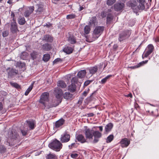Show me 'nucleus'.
Returning <instances> with one entry per match:
<instances>
[{
  "mask_svg": "<svg viewBox=\"0 0 159 159\" xmlns=\"http://www.w3.org/2000/svg\"><path fill=\"white\" fill-rule=\"evenodd\" d=\"M49 93L48 92H44L40 96V98L39 102L42 104L44 106V108L49 109V108L57 106L59 104V102H61L60 100H53L52 101V104L47 105V102L49 101Z\"/></svg>",
  "mask_w": 159,
  "mask_h": 159,
  "instance_id": "f257e3e1",
  "label": "nucleus"
},
{
  "mask_svg": "<svg viewBox=\"0 0 159 159\" xmlns=\"http://www.w3.org/2000/svg\"><path fill=\"white\" fill-rule=\"evenodd\" d=\"M8 138L5 143L7 145L12 146L16 143L19 141V136L16 130L12 129L11 132L8 133Z\"/></svg>",
  "mask_w": 159,
  "mask_h": 159,
  "instance_id": "f03ea898",
  "label": "nucleus"
},
{
  "mask_svg": "<svg viewBox=\"0 0 159 159\" xmlns=\"http://www.w3.org/2000/svg\"><path fill=\"white\" fill-rule=\"evenodd\" d=\"M48 146L54 150L59 151L62 148V144L59 141L55 139L49 143Z\"/></svg>",
  "mask_w": 159,
  "mask_h": 159,
  "instance_id": "7ed1b4c3",
  "label": "nucleus"
},
{
  "mask_svg": "<svg viewBox=\"0 0 159 159\" xmlns=\"http://www.w3.org/2000/svg\"><path fill=\"white\" fill-rule=\"evenodd\" d=\"M131 30H127L123 31L119 35V40L121 42L129 38L131 34Z\"/></svg>",
  "mask_w": 159,
  "mask_h": 159,
  "instance_id": "20e7f679",
  "label": "nucleus"
},
{
  "mask_svg": "<svg viewBox=\"0 0 159 159\" xmlns=\"http://www.w3.org/2000/svg\"><path fill=\"white\" fill-rule=\"evenodd\" d=\"M94 131L89 128H88L84 130V134L86 139L89 140H92L93 139V137Z\"/></svg>",
  "mask_w": 159,
  "mask_h": 159,
  "instance_id": "39448f33",
  "label": "nucleus"
},
{
  "mask_svg": "<svg viewBox=\"0 0 159 159\" xmlns=\"http://www.w3.org/2000/svg\"><path fill=\"white\" fill-rule=\"evenodd\" d=\"M93 136L94 139L91 142L92 143L95 144L97 143L99 140V139L102 136V134L98 131H95L93 133Z\"/></svg>",
  "mask_w": 159,
  "mask_h": 159,
  "instance_id": "423d86ee",
  "label": "nucleus"
},
{
  "mask_svg": "<svg viewBox=\"0 0 159 159\" xmlns=\"http://www.w3.org/2000/svg\"><path fill=\"white\" fill-rule=\"evenodd\" d=\"M104 27L98 26L96 27L93 31V36L95 35V37L97 38L100 35L104 30Z\"/></svg>",
  "mask_w": 159,
  "mask_h": 159,
  "instance_id": "0eeeda50",
  "label": "nucleus"
},
{
  "mask_svg": "<svg viewBox=\"0 0 159 159\" xmlns=\"http://www.w3.org/2000/svg\"><path fill=\"white\" fill-rule=\"evenodd\" d=\"M147 49V51L145 52L144 54L142 56L143 59L144 57H147L152 52L154 49V47L152 44H150L148 45Z\"/></svg>",
  "mask_w": 159,
  "mask_h": 159,
  "instance_id": "6e6552de",
  "label": "nucleus"
},
{
  "mask_svg": "<svg viewBox=\"0 0 159 159\" xmlns=\"http://www.w3.org/2000/svg\"><path fill=\"white\" fill-rule=\"evenodd\" d=\"M70 135L67 134L66 132H65L61 135L60 139L62 143H66L70 140Z\"/></svg>",
  "mask_w": 159,
  "mask_h": 159,
  "instance_id": "1a4fd4ad",
  "label": "nucleus"
},
{
  "mask_svg": "<svg viewBox=\"0 0 159 159\" xmlns=\"http://www.w3.org/2000/svg\"><path fill=\"white\" fill-rule=\"evenodd\" d=\"M139 4L137 6L139 10H144L145 9V5L148 4L146 0H137Z\"/></svg>",
  "mask_w": 159,
  "mask_h": 159,
  "instance_id": "9d476101",
  "label": "nucleus"
},
{
  "mask_svg": "<svg viewBox=\"0 0 159 159\" xmlns=\"http://www.w3.org/2000/svg\"><path fill=\"white\" fill-rule=\"evenodd\" d=\"M26 122L29 128V130H33L35 127L36 122L34 120H26Z\"/></svg>",
  "mask_w": 159,
  "mask_h": 159,
  "instance_id": "9b49d317",
  "label": "nucleus"
},
{
  "mask_svg": "<svg viewBox=\"0 0 159 159\" xmlns=\"http://www.w3.org/2000/svg\"><path fill=\"white\" fill-rule=\"evenodd\" d=\"M127 6L131 7L133 10L134 13H137L138 12L137 10L134 9L137 5V2L135 1H129L127 3Z\"/></svg>",
  "mask_w": 159,
  "mask_h": 159,
  "instance_id": "f8f14e48",
  "label": "nucleus"
},
{
  "mask_svg": "<svg viewBox=\"0 0 159 159\" xmlns=\"http://www.w3.org/2000/svg\"><path fill=\"white\" fill-rule=\"evenodd\" d=\"M54 93L57 99H60L63 93L61 89L59 88H56L54 90Z\"/></svg>",
  "mask_w": 159,
  "mask_h": 159,
  "instance_id": "ddd939ff",
  "label": "nucleus"
},
{
  "mask_svg": "<svg viewBox=\"0 0 159 159\" xmlns=\"http://www.w3.org/2000/svg\"><path fill=\"white\" fill-rule=\"evenodd\" d=\"M34 6H30L28 7L24 13V15L26 18L29 17L34 10Z\"/></svg>",
  "mask_w": 159,
  "mask_h": 159,
  "instance_id": "4468645a",
  "label": "nucleus"
},
{
  "mask_svg": "<svg viewBox=\"0 0 159 159\" xmlns=\"http://www.w3.org/2000/svg\"><path fill=\"white\" fill-rule=\"evenodd\" d=\"M148 60H145V61H143L134 66H129L128 67V68H130L132 69H136L143 66L148 62Z\"/></svg>",
  "mask_w": 159,
  "mask_h": 159,
  "instance_id": "2eb2a0df",
  "label": "nucleus"
},
{
  "mask_svg": "<svg viewBox=\"0 0 159 159\" xmlns=\"http://www.w3.org/2000/svg\"><path fill=\"white\" fill-rule=\"evenodd\" d=\"M124 4L123 2H118L115 4L114 8L116 11L121 10L124 7Z\"/></svg>",
  "mask_w": 159,
  "mask_h": 159,
  "instance_id": "dca6fc26",
  "label": "nucleus"
},
{
  "mask_svg": "<svg viewBox=\"0 0 159 159\" xmlns=\"http://www.w3.org/2000/svg\"><path fill=\"white\" fill-rule=\"evenodd\" d=\"M75 138L77 141L81 143H83L87 142L86 139L82 134L76 135Z\"/></svg>",
  "mask_w": 159,
  "mask_h": 159,
  "instance_id": "f3484780",
  "label": "nucleus"
},
{
  "mask_svg": "<svg viewBox=\"0 0 159 159\" xmlns=\"http://www.w3.org/2000/svg\"><path fill=\"white\" fill-rule=\"evenodd\" d=\"M62 51L66 54H69L72 52L73 48L70 47L65 45L63 47Z\"/></svg>",
  "mask_w": 159,
  "mask_h": 159,
  "instance_id": "a211bd4d",
  "label": "nucleus"
},
{
  "mask_svg": "<svg viewBox=\"0 0 159 159\" xmlns=\"http://www.w3.org/2000/svg\"><path fill=\"white\" fill-rule=\"evenodd\" d=\"M130 141L126 138L121 139L120 142L121 146L122 148L127 147L130 144Z\"/></svg>",
  "mask_w": 159,
  "mask_h": 159,
  "instance_id": "6ab92c4d",
  "label": "nucleus"
},
{
  "mask_svg": "<svg viewBox=\"0 0 159 159\" xmlns=\"http://www.w3.org/2000/svg\"><path fill=\"white\" fill-rule=\"evenodd\" d=\"M10 30L12 33H15L17 32L18 29L16 22H11V24Z\"/></svg>",
  "mask_w": 159,
  "mask_h": 159,
  "instance_id": "aec40b11",
  "label": "nucleus"
},
{
  "mask_svg": "<svg viewBox=\"0 0 159 159\" xmlns=\"http://www.w3.org/2000/svg\"><path fill=\"white\" fill-rule=\"evenodd\" d=\"M8 74L9 77H12L18 74V71L15 69L11 68L8 72Z\"/></svg>",
  "mask_w": 159,
  "mask_h": 159,
  "instance_id": "412c9836",
  "label": "nucleus"
},
{
  "mask_svg": "<svg viewBox=\"0 0 159 159\" xmlns=\"http://www.w3.org/2000/svg\"><path fill=\"white\" fill-rule=\"evenodd\" d=\"M42 40L48 42L52 43L53 41V37L50 35L46 34L43 36Z\"/></svg>",
  "mask_w": 159,
  "mask_h": 159,
  "instance_id": "4be33fe9",
  "label": "nucleus"
},
{
  "mask_svg": "<svg viewBox=\"0 0 159 159\" xmlns=\"http://www.w3.org/2000/svg\"><path fill=\"white\" fill-rule=\"evenodd\" d=\"M65 122V120L63 119H61L57 121L56 122L54 128H57L62 125Z\"/></svg>",
  "mask_w": 159,
  "mask_h": 159,
  "instance_id": "5701e85b",
  "label": "nucleus"
},
{
  "mask_svg": "<svg viewBox=\"0 0 159 159\" xmlns=\"http://www.w3.org/2000/svg\"><path fill=\"white\" fill-rule=\"evenodd\" d=\"M86 71L85 70H81L77 73V76L79 78H84L86 74Z\"/></svg>",
  "mask_w": 159,
  "mask_h": 159,
  "instance_id": "b1692460",
  "label": "nucleus"
},
{
  "mask_svg": "<svg viewBox=\"0 0 159 159\" xmlns=\"http://www.w3.org/2000/svg\"><path fill=\"white\" fill-rule=\"evenodd\" d=\"M113 124L111 123H109L105 126V130L106 133H108L111 131L113 127Z\"/></svg>",
  "mask_w": 159,
  "mask_h": 159,
  "instance_id": "393cba45",
  "label": "nucleus"
},
{
  "mask_svg": "<svg viewBox=\"0 0 159 159\" xmlns=\"http://www.w3.org/2000/svg\"><path fill=\"white\" fill-rule=\"evenodd\" d=\"M67 40L71 44H75L76 42L75 38L72 35H70L68 37Z\"/></svg>",
  "mask_w": 159,
  "mask_h": 159,
  "instance_id": "a878e982",
  "label": "nucleus"
},
{
  "mask_svg": "<svg viewBox=\"0 0 159 159\" xmlns=\"http://www.w3.org/2000/svg\"><path fill=\"white\" fill-rule=\"evenodd\" d=\"M76 87L75 84L71 83V84L68 86V90L71 92H74L75 91Z\"/></svg>",
  "mask_w": 159,
  "mask_h": 159,
  "instance_id": "bb28decb",
  "label": "nucleus"
},
{
  "mask_svg": "<svg viewBox=\"0 0 159 159\" xmlns=\"http://www.w3.org/2000/svg\"><path fill=\"white\" fill-rule=\"evenodd\" d=\"M52 48L51 45L48 43H45L42 45V49L43 50L48 51Z\"/></svg>",
  "mask_w": 159,
  "mask_h": 159,
  "instance_id": "cd10ccee",
  "label": "nucleus"
},
{
  "mask_svg": "<svg viewBox=\"0 0 159 159\" xmlns=\"http://www.w3.org/2000/svg\"><path fill=\"white\" fill-rule=\"evenodd\" d=\"M57 85L61 88H65L66 87V83L63 80H60L58 81Z\"/></svg>",
  "mask_w": 159,
  "mask_h": 159,
  "instance_id": "c85d7f7f",
  "label": "nucleus"
},
{
  "mask_svg": "<svg viewBox=\"0 0 159 159\" xmlns=\"http://www.w3.org/2000/svg\"><path fill=\"white\" fill-rule=\"evenodd\" d=\"M98 70V67L96 66L91 67L89 69V73L92 74L91 75L93 74H94L96 72H97Z\"/></svg>",
  "mask_w": 159,
  "mask_h": 159,
  "instance_id": "c756f323",
  "label": "nucleus"
},
{
  "mask_svg": "<svg viewBox=\"0 0 159 159\" xmlns=\"http://www.w3.org/2000/svg\"><path fill=\"white\" fill-rule=\"evenodd\" d=\"M96 21V18L95 16L91 17L89 22V25L91 26H95Z\"/></svg>",
  "mask_w": 159,
  "mask_h": 159,
  "instance_id": "7c9ffc66",
  "label": "nucleus"
},
{
  "mask_svg": "<svg viewBox=\"0 0 159 159\" xmlns=\"http://www.w3.org/2000/svg\"><path fill=\"white\" fill-rule=\"evenodd\" d=\"M112 76V75H109L107 76H106L105 77L102 79L101 81L100 82V83L102 84H105L108 80Z\"/></svg>",
  "mask_w": 159,
  "mask_h": 159,
  "instance_id": "2f4dec72",
  "label": "nucleus"
},
{
  "mask_svg": "<svg viewBox=\"0 0 159 159\" xmlns=\"http://www.w3.org/2000/svg\"><path fill=\"white\" fill-rule=\"evenodd\" d=\"M72 96L73 95L69 92H66L63 94L64 98L66 99H71Z\"/></svg>",
  "mask_w": 159,
  "mask_h": 159,
  "instance_id": "473e14b6",
  "label": "nucleus"
},
{
  "mask_svg": "<svg viewBox=\"0 0 159 159\" xmlns=\"http://www.w3.org/2000/svg\"><path fill=\"white\" fill-rule=\"evenodd\" d=\"M28 55V54L26 52H22L20 55V57L21 59L25 60H26Z\"/></svg>",
  "mask_w": 159,
  "mask_h": 159,
  "instance_id": "72a5a7b5",
  "label": "nucleus"
},
{
  "mask_svg": "<svg viewBox=\"0 0 159 159\" xmlns=\"http://www.w3.org/2000/svg\"><path fill=\"white\" fill-rule=\"evenodd\" d=\"M47 159H58L57 156L54 154L51 153L48 154L46 156Z\"/></svg>",
  "mask_w": 159,
  "mask_h": 159,
  "instance_id": "f704fd0d",
  "label": "nucleus"
},
{
  "mask_svg": "<svg viewBox=\"0 0 159 159\" xmlns=\"http://www.w3.org/2000/svg\"><path fill=\"white\" fill-rule=\"evenodd\" d=\"M113 19V16L111 14H108L107 18V24H110Z\"/></svg>",
  "mask_w": 159,
  "mask_h": 159,
  "instance_id": "c9c22d12",
  "label": "nucleus"
},
{
  "mask_svg": "<svg viewBox=\"0 0 159 159\" xmlns=\"http://www.w3.org/2000/svg\"><path fill=\"white\" fill-rule=\"evenodd\" d=\"M26 22L24 17H20L18 19V23L20 25H24Z\"/></svg>",
  "mask_w": 159,
  "mask_h": 159,
  "instance_id": "e433bc0d",
  "label": "nucleus"
},
{
  "mask_svg": "<svg viewBox=\"0 0 159 159\" xmlns=\"http://www.w3.org/2000/svg\"><path fill=\"white\" fill-rule=\"evenodd\" d=\"M50 58V55L48 53H46L43 55V60L44 62H47L49 60Z\"/></svg>",
  "mask_w": 159,
  "mask_h": 159,
  "instance_id": "4c0bfd02",
  "label": "nucleus"
},
{
  "mask_svg": "<svg viewBox=\"0 0 159 159\" xmlns=\"http://www.w3.org/2000/svg\"><path fill=\"white\" fill-rule=\"evenodd\" d=\"M38 56V52H37L33 51L31 53V56L33 60L36 59Z\"/></svg>",
  "mask_w": 159,
  "mask_h": 159,
  "instance_id": "58836bf2",
  "label": "nucleus"
},
{
  "mask_svg": "<svg viewBox=\"0 0 159 159\" xmlns=\"http://www.w3.org/2000/svg\"><path fill=\"white\" fill-rule=\"evenodd\" d=\"M16 66L20 68H22L25 66V64L24 63L20 61L17 62L16 63Z\"/></svg>",
  "mask_w": 159,
  "mask_h": 159,
  "instance_id": "ea45409f",
  "label": "nucleus"
},
{
  "mask_svg": "<svg viewBox=\"0 0 159 159\" xmlns=\"http://www.w3.org/2000/svg\"><path fill=\"white\" fill-rule=\"evenodd\" d=\"M90 31V28L89 25H86L84 29V32L85 35L89 34Z\"/></svg>",
  "mask_w": 159,
  "mask_h": 159,
  "instance_id": "a19ab883",
  "label": "nucleus"
},
{
  "mask_svg": "<svg viewBox=\"0 0 159 159\" xmlns=\"http://www.w3.org/2000/svg\"><path fill=\"white\" fill-rule=\"evenodd\" d=\"M114 139V136L113 134H110L107 138L106 142L107 143H110Z\"/></svg>",
  "mask_w": 159,
  "mask_h": 159,
  "instance_id": "79ce46f5",
  "label": "nucleus"
},
{
  "mask_svg": "<svg viewBox=\"0 0 159 159\" xmlns=\"http://www.w3.org/2000/svg\"><path fill=\"white\" fill-rule=\"evenodd\" d=\"M10 84L13 87L17 89L20 88V86L16 83L10 82Z\"/></svg>",
  "mask_w": 159,
  "mask_h": 159,
  "instance_id": "37998d69",
  "label": "nucleus"
},
{
  "mask_svg": "<svg viewBox=\"0 0 159 159\" xmlns=\"http://www.w3.org/2000/svg\"><path fill=\"white\" fill-rule=\"evenodd\" d=\"M116 0H107V4L108 6H111L113 4Z\"/></svg>",
  "mask_w": 159,
  "mask_h": 159,
  "instance_id": "c03bdc74",
  "label": "nucleus"
},
{
  "mask_svg": "<svg viewBox=\"0 0 159 159\" xmlns=\"http://www.w3.org/2000/svg\"><path fill=\"white\" fill-rule=\"evenodd\" d=\"M76 16L74 14H70L66 16L67 19H72L75 17Z\"/></svg>",
  "mask_w": 159,
  "mask_h": 159,
  "instance_id": "a18cd8bd",
  "label": "nucleus"
},
{
  "mask_svg": "<svg viewBox=\"0 0 159 159\" xmlns=\"http://www.w3.org/2000/svg\"><path fill=\"white\" fill-rule=\"evenodd\" d=\"M28 129H20V131L21 133V134L23 136H25L27 134V133L28 132Z\"/></svg>",
  "mask_w": 159,
  "mask_h": 159,
  "instance_id": "49530a36",
  "label": "nucleus"
},
{
  "mask_svg": "<svg viewBox=\"0 0 159 159\" xmlns=\"http://www.w3.org/2000/svg\"><path fill=\"white\" fill-rule=\"evenodd\" d=\"M93 81L92 80H87L84 83V86H86Z\"/></svg>",
  "mask_w": 159,
  "mask_h": 159,
  "instance_id": "de8ad7c7",
  "label": "nucleus"
},
{
  "mask_svg": "<svg viewBox=\"0 0 159 159\" xmlns=\"http://www.w3.org/2000/svg\"><path fill=\"white\" fill-rule=\"evenodd\" d=\"M9 34V32L7 31H5L2 32V36L4 37H7Z\"/></svg>",
  "mask_w": 159,
  "mask_h": 159,
  "instance_id": "09e8293b",
  "label": "nucleus"
},
{
  "mask_svg": "<svg viewBox=\"0 0 159 159\" xmlns=\"http://www.w3.org/2000/svg\"><path fill=\"white\" fill-rule=\"evenodd\" d=\"M62 60L60 58H57L56 59L53 61V63L54 64H57V62H61Z\"/></svg>",
  "mask_w": 159,
  "mask_h": 159,
  "instance_id": "8fccbe9b",
  "label": "nucleus"
},
{
  "mask_svg": "<svg viewBox=\"0 0 159 159\" xmlns=\"http://www.w3.org/2000/svg\"><path fill=\"white\" fill-rule=\"evenodd\" d=\"M89 89H88L87 90L84 91L82 93V96L84 97H86L89 93Z\"/></svg>",
  "mask_w": 159,
  "mask_h": 159,
  "instance_id": "3c124183",
  "label": "nucleus"
},
{
  "mask_svg": "<svg viewBox=\"0 0 159 159\" xmlns=\"http://www.w3.org/2000/svg\"><path fill=\"white\" fill-rule=\"evenodd\" d=\"M6 148L4 146L2 145H0V152H4Z\"/></svg>",
  "mask_w": 159,
  "mask_h": 159,
  "instance_id": "603ef678",
  "label": "nucleus"
},
{
  "mask_svg": "<svg viewBox=\"0 0 159 159\" xmlns=\"http://www.w3.org/2000/svg\"><path fill=\"white\" fill-rule=\"evenodd\" d=\"M84 97L82 96L80 97L78 101V103L80 105H81L84 100Z\"/></svg>",
  "mask_w": 159,
  "mask_h": 159,
  "instance_id": "864d4df0",
  "label": "nucleus"
},
{
  "mask_svg": "<svg viewBox=\"0 0 159 159\" xmlns=\"http://www.w3.org/2000/svg\"><path fill=\"white\" fill-rule=\"evenodd\" d=\"M33 83L28 88V89H27V91L29 92H30V91L32 90L33 87Z\"/></svg>",
  "mask_w": 159,
  "mask_h": 159,
  "instance_id": "5fc2aeb1",
  "label": "nucleus"
},
{
  "mask_svg": "<svg viewBox=\"0 0 159 159\" xmlns=\"http://www.w3.org/2000/svg\"><path fill=\"white\" fill-rule=\"evenodd\" d=\"M70 156L72 158H75L78 157V154L77 153H73L71 154Z\"/></svg>",
  "mask_w": 159,
  "mask_h": 159,
  "instance_id": "6e6d98bb",
  "label": "nucleus"
},
{
  "mask_svg": "<svg viewBox=\"0 0 159 159\" xmlns=\"http://www.w3.org/2000/svg\"><path fill=\"white\" fill-rule=\"evenodd\" d=\"M107 15V14L106 12L103 11L102 12L101 16L102 18H104Z\"/></svg>",
  "mask_w": 159,
  "mask_h": 159,
  "instance_id": "4d7b16f0",
  "label": "nucleus"
},
{
  "mask_svg": "<svg viewBox=\"0 0 159 159\" xmlns=\"http://www.w3.org/2000/svg\"><path fill=\"white\" fill-rule=\"evenodd\" d=\"M77 82V79L75 77H73L72 78V80H71V83H75Z\"/></svg>",
  "mask_w": 159,
  "mask_h": 159,
  "instance_id": "13d9d810",
  "label": "nucleus"
},
{
  "mask_svg": "<svg viewBox=\"0 0 159 159\" xmlns=\"http://www.w3.org/2000/svg\"><path fill=\"white\" fill-rule=\"evenodd\" d=\"M75 145V143H72L71 144L69 145L68 147L70 149L72 148Z\"/></svg>",
  "mask_w": 159,
  "mask_h": 159,
  "instance_id": "bf43d9fd",
  "label": "nucleus"
},
{
  "mask_svg": "<svg viewBox=\"0 0 159 159\" xmlns=\"http://www.w3.org/2000/svg\"><path fill=\"white\" fill-rule=\"evenodd\" d=\"M52 25V24L51 23H50L49 22H48V23H46L45 25H44V26H47L48 27H49L50 26H51Z\"/></svg>",
  "mask_w": 159,
  "mask_h": 159,
  "instance_id": "052dcab7",
  "label": "nucleus"
},
{
  "mask_svg": "<svg viewBox=\"0 0 159 159\" xmlns=\"http://www.w3.org/2000/svg\"><path fill=\"white\" fill-rule=\"evenodd\" d=\"M88 117H93L94 116V114L93 113H89L87 114Z\"/></svg>",
  "mask_w": 159,
  "mask_h": 159,
  "instance_id": "680f3d73",
  "label": "nucleus"
},
{
  "mask_svg": "<svg viewBox=\"0 0 159 159\" xmlns=\"http://www.w3.org/2000/svg\"><path fill=\"white\" fill-rule=\"evenodd\" d=\"M13 0H8L7 2V3L10 4H11L12 3Z\"/></svg>",
  "mask_w": 159,
  "mask_h": 159,
  "instance_id": "e2e57ef3",
  "label": "nucleus"
},
{
  "mask_svg": "<svg viewBox=\"0 0 159 159\" xmlns=\"http://www.w3.org/2000/svg\"><path fill=\"white\" fill-rule=\"evenodd\" d=\"M3 108V106L2 103L0 102V110H1Z\"/></svg>",
  "mask_w": 159,
  "mask_h": 159,
  "instance_id": "0e129e2a",
  "label": "nucleus"
},
{
  "mask_svg": "<svg viewBox=\"0 0 159 159\" xmlns=\"http://www.w3.org/2000/svg\"><path fill=\"white\" fill-rule=\"evenodd\" d=\"M155 41L156 42H159V37H157L155 39Z\"/></svg>",
  "mask_w": 159,
  "mask_h": 159,
  "instance_id": "69168bd1",
  "label": "nucleus"
},
{
  "mask_svg": "<svg viewBox=\"0 0 159 159\" xmlns=\"http://www.w3.org/2000/svg\"><path fill=\"white\" fill-rule=\"evenodd\" d=\"M127 97H130V98H132V94L131 93H129L127 95Z\"/></svg>",
  "mask_w": 159,
  "mask_h": 159,
  "instance_id": "338daca9",
  "label": "nucleus"
},
{
  "mask_svg": "<svg viewBox=\"0 0 159 159\" xmlns=\"http://www.w3.org/2000/svg\"><path fill=\"white\" fill-rule=\"evenodd\" d=\"M99 130L101 131H102L103 128H102V126H99Z\"/></svg>",
  "mask_w": 159,
  "mask_h": 159,
  "instance_id": "774afa93",
  "label": "nucleus"
}]
</instances>
